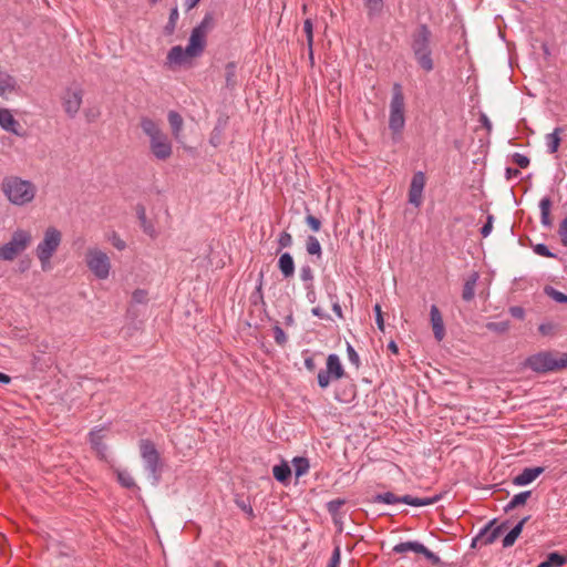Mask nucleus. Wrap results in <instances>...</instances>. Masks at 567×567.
Instances as JSON below:
<instances>
[{"label": "nucleus", "mask_w": 567, "mask_h": 567, "mask_svg": "<svg viewBox=\"0 0 567 567\" xmlns=\"http://www.w3.org/2000/svg\"><path fill=\"white\" fill-rule=\"evenodd\" d=\"M177 20H178V10H177V8H173L169 13L168 24L166 25V29L169 32H173V30L175 29Z\"/></svg>", "instance_id": "52"}, {"label": "nucleus", "mask_w": 567, "mask_h": 567, "mask_svg": "<svg viewBox=\"0 0 567 567\" xmlns=\"http://www.w3.org/2000/svg\"><path fill=\"white\" fill-rule=\"evenodd\" d=\"M369 17H375L382 12L383 0H363Z\"/></svg>", "instance_id": "35"}, {"label": "nucleus", "mask_w": 567, "mask_h": 567, "mask_svg": "<svg viewBox=\"0 0 567 567\" xmlns=\"http://www.w3.org/2000/svg\"><path fill=\"white\" fill-rule=\"evenodd\" d=\"M567 563V555L559 554L557 551L547 555L546 559L542 561L537 567H561Z\"/></svg>", "instance_id": "28"}, {"label": "nucleus", "mask_w": 567, "mask_h": 567, "mask_svg": "<svg viewBox=\"0 0 567 567\" xmlns=\"http://www.w3.org/2000/svg\"><path fill=\"white\" fill-rule=\"evenodd\" d=\"M530 495H532L530 491L520 492V493L514 495L513 498L505 506V508H504L505 512H509L520 505H524L527 502V499L530 497Z\"/></svg>", "instance_id": "31"}, {"label": "nucleus", "mask_w": 567, "mask_h": 567, "mask_svg": "<svg viewBox=\"0 0 567 567\" xmlns=\"http://www.w3.org/2000/svg\"><path fill=\"white\" fill-rule=\"evenodd\" d=\"M374 312H375V321H377L378 328L381 331H383L384 330V320H383V315H382L381 306L379 303H377L374 306Z\"/></svg>", "instance_id": "54"}, {"label": "nucleus", "mask_w": 567, "mask_h": 567, "mask_svg": "<svg viewBox=\"0 0 567 567\" xmlns=\"http://www.w3.org/2000/svg\"><path fill=\"white\" fill-rule=\"evenodd\" d=\"M439 496L434 497H413L411 495H404L402 497L396 496L392 492H386L382 494H377L374 496V503H382L388 505H394L399 503H403L406 505L420 507V506H427L434 504L436 501H439Z\"/></svg>", "instance_id": "9"}, {"label": "nucleus", "mask_w": 567, "mask_h": 567, "mask_svg": "<svg viewBox=\"0 0 567 567\" xmlns=\"http://www.w3.org/2000/svg\"><path fill=\"white\" fill-rule=\"evenodd\" d=\"M405 124L404 95L400 84L393 85V93L390 103L389 127L393 135L401 134Z\"/></svg>", "instance_id": "6"}, {"label": "nucleus", "mask_w": 567, "mask_h": 567, "mask_svg": "<svg viewBox=\"0 0 567 567\" xmlns=\"http://www.w3.org/2000/svg\"><path fill=\"white\" fill-rule=\"evenodd\" d=\"M512 159L520 168H526L529 165V158L520 153H514Z\"/></svg>", "instance_id": "45"}, {"label": "nucleus", "mask_w": 567, "mask_h": 567, "mask_svg": "<svg viewBox=\"0 0 567 567\" xmlns=\"http://www.w3.org/2000/svg\"><path fill=\"white\" fill-rule=\"evenodd\" d=\"M206 45V34L199 29H193L188 44L186 47L189 58H196L200 55Z\"/></svg>", "instance_id": "17"}, {"label": "nucleus", "mask_w": 567, "mask_h": 567, "mask_svg": "<svg viewBox=\"0 0 567 567\" xmlns=\"http://www.w3.org/2000/svg\"><path fill=\"white\" fill-rule=\"evenodd\" d=\"M147 292L143 289H136L133 295L132 299L136 303H143L146 301Z\"/></svg>", "instance_id": "55"}, {"label": "nucleus", "mask_w": 567, "mask_h": 567, "mask_svg": "<svg viewBox=\"0 0 567 567\" xmlns=\"http://www.w3.org/2000/svg\"><path fill=\"white\" fill-rule=\"evenodd\" d=\"M332 309L338 317H340V318L342 317V309L338 302L333 303Z\"/></svg>", "instance_id": "63"}, {"label": "nucleus", "mask_w": 567, "mask_h": 567, "mask_svg": "<svg viewBox=\"0 0 567 567\" xmlns=\"http://www.w3.org/2000/svg\"><path fill=\"white\" fill-rule=\"evenodd\" d=\"M83 100V90L80 86L68 87L62 97V106L69 117L73 118L79 113Z\"/></svg>", "instance_id": "11"}, {"label": "nucleus", "mask_w": 567, "mask_h": 567, "mask_svg": "<svg viewBox=\"0 0 567 567\" xmlns=\"http://www.w3.org/2000/svg\"><path fill=\"white\" fill-rule=\"evenodd\" d=\"M540 208V221L543 226L550 228L553 226V219L550 217L551 200L549 197H544L539 203Z\"/></svg>", "instance_id": "26"}, {"label": "nucleus", "mask_w": 567, "mask_h": 567, "mask_svg": "<svg viewBox=\"0 0 567 567\" xmlns=\"http://www.w3.org/2000/svg\"><path fill=\"white\" fill-rule=\"evenodd\" d=\"M509 313L516 319H524L525 317V310L518 306L511 307Z\"/></svg>", "instance_id": "58"}, {"label": "nucleus", "mask_w": 567, "mask_h": 567, "mask_svg": "<svg viewBox=\"0 0 567 567\" xmlns=\"http://www.w3.org/2000/svg\"><path fill=\"white\" fill-rule=\"evenodd\" d=\"M188 56L187 49L181 45L173 47L167 54V63L169 65H182L186 62Z\"/></svg>", "instance_id": "21"}, {"label": "nucleus", "mask_w": 567, "mask_h": 567, "mask_svg": "<svg viewBox=\"0 0 567 567\" xmlns=\"http://www.w3.org/2000/svg\"><path fill=\"white\" fill-rule=\"evenodd\" d=\"M140 452L146 470L153 475L157 474L161 470V457L155 444L150 440H141Z\"/></svg>", "instance_id": "10"}, {"label": "nucleus", "mask_w": 567, "mask_h": 567, "mask_svg": "<svg viewBox=\"0 0 567 567\" xmlns=\"http://www.w3.org/2000/svg\"><path fill=\"white\" fill-rule=\"evenodd\" d=\"M292 466L295 470L296 477H301L308 473L310 464L308 458L297 456L292 460Z\"/></svg>", "instance_id": "33"}, {"label": "nucleus", "mask_w": 567, "mask_h": 567, "mask_svg": "<svg viewBox=\"0 0 567 567\" xmlns=\"http://www.w3.org/2000/svg\"><path fill=\"white\" fill-rule=\"evenodd\" d=\"M214 27V17L210 13H207L199 25L195 29H199L204 34L207 35V32Z\"/></svg>", "instance_id": "42"}, {"label": "nucleus", "mask_w": 567, "mask_h": 567, "mask_svg": "<svg viewBox=\"0 0 567 567\" xmlns=\"http://www.w3.org/2000/svg\"><path fill=\"white\" fill-rule=\"evenodd\" d=\"M534 251L539 255V256H543V257H555V255L553 252L549 251L548 247L544 244H538L535 246L534 248Z\"/></svg>", "instance_id": "53"}, {"label": "nucleus", "mask_w": 567, "mask_h": 567, "mask_svg": "<svg viewBox=\"0 0 567 567\" xmlns=\"http://www.w3.org/2000/svg\"><path fill=\"white\" fill-rule=\"evenodd\" d=\"M303 31H305L306 37H307V44H308V49H309V55L312 59V55H313V51H312V47H313V24H312L311 19H306L305 20V22H303Z\"/></svg>", "instance_id": "37"}, {"label": "nucleus", "mask_w": 567, "mask_h": 567, "mask_svg": "<svg viewBox=\"0 0 567 567\" xmlns=\"http://www.w3.org/2000/svg\"><path fill=\"white\" fill-rule=\"evenodd\" d=\"M272 474L278 482L287 485L291 476V468L287 462H282L281 464L272 467Z\"/></svg>", "instance_id": "27"}, {"label": "nucleus", "mask_w": 567, "mask_h": 567, "mask_svg": "<svg viewBox=\"0 0 567 567\" xmlns=\"http://www.w3.org/2000/svg\"><path fill=\"white\" fill-rule=\"evenodd\" d=\"M506 175H507V178H512L513 176H518L519 171L517 168L508 167V168H506Z\"/></svg>", "instance_id": "62"}, {"label": "nucleus", "mask_w": 567, "mask_h": 567, "mask_svg": "<svg viewBox=\"0 0 567 567\" xmlns=\"http://www.w3.org/2000/svg\"><path fill=\"white\" fill-rule=\"evenodd\" d=\"M419 554H422L434 566H439L442 563L440 557L435 555L433 551H431L429 548H426L423 544L421 546V549L419 550Z\"/></svg>", "instance_id": "41"}, {"label": "nucleus", "mask_w": 567, "mask_h": 567, "mask_svg": "<svg viewBox=\"0 0 567 567\" xmlns=\"http://www.w3.org/2000/svg\"><path fill=\"white\" fill-rule=\"evenodd\" d=\"M62 233L53 226L45 229L42 240L35 248V255L41 264L43 271L51 269V258L60 247Z\"/></svg>", "instance_id": "4"}, {"label": "nucleus", "mask_w": 567, "mask_h": 567, "mask_svg": "<svg viewBox=\"0 0 567 567\" xmlns=\"http://www.w3.org/2000/svg\"><path fill=\"white\" fill-rule=\"evenodd\" d=\"M306 249L309 255L321 256V245L315 236H309L306 241Z\"/></svg>", "instance_id": "38"}, {"label": "nucleus", "mask_w": 567, "mask_h": 567, "mask_svg": "<svg viewBox=\"0 0 567 567\" xmlns=\"http://www.w3.org/2000/svg\"><path fill=\"white\" fill-rule=\"evenodd\" d=\"M524 365L537 373H548L559 371L567 367V353H557L553 351H540L529 355Z\"/></svg>", "instance_id": "3"}, {"label": "nucleus", "mask_w": 567, "mask_h": 567, "mask_svg": "<svg viewBox=\"0 0 567 567\" xmlns=\"http://www.w3.org/2000/svg\"><path fill=\"white\" fill-rule=\"evenodd\" d=\"M558 235L563 246L567 247V217L559 225Z\"/></svg>", "instance_id": "50"}, {"label": "nucleus", "mask_w": 567, "mask_h": 567, "mask_svg": "<svg viewBox=\"0 0 567 567\" xmlns=\"http://www.w3.org/2000/svg\"><path fill=\"white\" fill-rule=\"evenodd\" d=\"M292 244V237L289 233L282 231L278 238V245L280 248L290 247Z\"/></svg>", "instance_id": "49"}, {"label": "nucleus", "mask_w": 567, "mask_h": 567, "mask_svg": "<svg viewBox=\"0 0 567 567\" xmlns=\"http://www.w3.org/2000/svg\"><path fill=\"white\" fill-rule=\"evenodd\" d=\"M545 471L544 467H526L513 478V483L516 486H525L534 482Z\"/></svg>", "instance_id": "18"}, {"label": "nucleus", "mask_w": 567, "mask_h": 567, "mask_svg": "<svg viewBox=\"0 0 567 567\" xmlns=\"http://www.w3.org/2000/svg\"><path fill=\"white\" fill-rule=\"evenodd\" d=\"M563 132L561 127H556L553 133L546 135V146L550 154H554L558 151L561 138L560 133Z\"/></svg>", "instance_id": "29"}, {"label": "nucleus", "mask_w": 567, "mask_h": 567, "mask_svg": "<svg viewBox=\"0 0 567 567\" xmlns=\"http://www.w3.org/2000/svg\"><path fill=\"white\" fill-rule=\"evenodd\" d=\"M487 328L489 330H495V331H498V332H504L508 329V323L507 322H491L487 324Z\"/></svg>", "instance_id": "57"}, {"label": "nucleus", "mask_w": 567, "mask_h": 567, "mask_svg": "<svg viewBox=\"0 0 567 567\" xmlns=\"http://www.w3.org/2000/svg\"><path fill=\"white\" fill-rule=\"evenodd\" d=\"M117 481L123 487L133 488L135 487V481L130 472L125 470H116Z\"/></svg>", "instance_id": "36"}, {"label": "nucleus", "mask_w": 567, "mask_h": 567, "mask_svg": "<svg viewBox=\"0 0 567 567\" xmlns=\"http://www.w3.org/2000/svg\"><path fill=\"white\" fill-rule=\"evenodd\" d=\"M85 264L90 271L100 280L110 276L111 259L106 252L96 247H91L85 252Z\"/></svg>", "instance_id": "7"}, {"label": "nucleus", "mask_w": 567, "mask_h": 567, "mask_svg": "<svg viewBox=\"0 0 567 567\" xmlns=\"http://www.w3.org/2000/svg\"><path fill=\"white\" fill-rule=\"evenodd\" d=\"M529 519V516L524 517L520 519L517 525L503 538V547L507 548L514 545L518 536L520 535L524 525Z\"/></svg>", "instance_id": "25"}, {"label": "nucleus", "mask_w": 567, "mask_h": 567, "mask_svg": "<svg viewBox=\"0 0 567 567\" xmlns=\"http://www.w3.org/2000/svg\"><path fill=\"white\" fill-rule=\"evenodd\" d=\"M167 121L171 126L173 138L177 142H182V133L184 128V120L182 115L176 111H169L167 114Z\"/></svg>", "instance_id": "20"}, {"label": "nucleus", "mask_w": 567, "mask_h": 567, "mask_svg": "<svg viewBox=\"0 0 567 567\" xmlns=\"http://www.w3.org/2000/svg\"><path fill=\"white\" fill-rule=\"evenodd\" d=\"M137 216L141 223V227L143 228L144 233L151 236L152 238H155L157 236V233L155 230V227L152 223L147 220L146 212L143 206H140L137 208Z\"/></svg>", "instance_id": "30"}, {"label": "nucleus", "mask_w": 567, "mask_h": 567, "mask_svg": "<svg viewBox=\"0 0 567 567\" xmlns=\"http://www.w3.org/2000/svg\"><path fill=\"white\" fill-rule=\"evenodd\" d=\"M495 520L489 522L477 535L476 538L473 539L472 546L474 547L477 542H480L482 545H491L493 544L499 535L504 532V529L507 527L506 523H503L501 525L494 526Z\"/></svg>", "instance_id": "13"}, {"label": "nucleus", "mask_w": 567, "mask_h": 567, "mask_svg": "<svg viewBox=\"0 0 567 567\" xmlns=\"http://www.w3.org/2000/svg\"><path fill=\"white\" fill-rule=\"evenodd\" d=\"M346 375V371L341 364L339 357L331 353L327 358V367L318 372V385L327 389L332 380H340Z\"/></svg>", "instance_id": "8"}, {"label": "nucleus", "mask_w": 567, "mask_h": 567, "mask_svg": "<svg viewBox=\"0 0 567 567\" xmlns=\"http://www.w3.org/2000/svg\"><path fill=\"white\" fill-rule=\"evenodd\" d=\"M225 80H226V86L230 90L235 89V86L237 85L236 64L234 62H229L226 64Z\"/></svg>", "instance_id": "34"}, {"label": "nucleus", "mask_w": 567, "mask_h": 567, "mask_svg": "<svg viewBox=\"0 0 567 567\" xmlns=\"http://www.w3.org/2000/svg\"><path fill=\"white\" fill-rule=\"evenodd\" d=\"M431 31L425 24H421L412 35L411 48L417 64L425 72L434 69L431 50Z\"/></svg>", "instance_id": "2"}, {"label": "nucleus", "mask_w": 567, "mask_h": 567, "mask_svg": "<svg viewBox=\"0 0 567 567\" xmlns=\"http://www.w3.org/2000/svg\"><path fill=\"white\" fill-rule=\"evenodd\" d=\"M340 563H341V549H340V546H336L332 551V555L328 561V566L340 567Z\"/></svg>", "instance_id": "46"}, {"label": "nucleus", "mask_w": 567, "mask_h": 567, "mask_svg": "<svg viewBox=\"0 0 567 567\" xmlns=\"http://www.w3.org/2000/svg\"><path fill=\"white\" fill-rule=\"evenodd\" d=\"M10 381H11V378L8 374L0 372V382L1 383L8 384V383H10Z\"/></svg>", "instance_id": "64"}, {"label": "nucleus", "mask_w": 567, "mask_h": 567, "mask_svg": "<svg viewBox=\"0 0 567 567\" xmlns=\"http://www.w3.org/2000/svg\"><path fill=\"white\" fill-rule=\"evenodd\" d=\"M347 353H348V359L349 361L355 367V368H359L360 365V358H359V354L357 353V351L354 350V348L348 343V347H347Z\"/></svg>", "instance_id": "47"}, {"label": "nucleus", "mask_w": 567, "mask_h": 567, "mask_svg": "<svg viewBox=\"0 0 567 567\" xmlns=\"http://www.w3.org/2000/svg\"><path fill=\"white\" fill-rule=\"evenodd\" d=\"M1 189L8 200L17 206L31 203L37 195V186L32 182L18 176L4 177Z\"/></svg>", "instance_id": "1"}, {"label": "nucleus", "mask_w": 567, "mask_h": 567, "mask_svg": "<svg viewBox=\"0 0 567 567\" xmlns=\"http://www.w3.org/2000/svg\"><path fill=\"white\" fill-rule=\"evenodd\" d=\"M544 292L550 297L553 300H555L556 302H559V303H567V295L556 290L554 287L551 286H546L544 288Z\"/></svg>", "instance_id": "39"}, {"label": "nucleus", "mask_w": 567, "mask_h": 567, "mask_svg": "<svg viewBox=\"0 0 567 567\" xmlns=\"http://www.w3.org/2000/svg\"><path fill=\"white\" fill-rule=\"evenodd\" d=\"M278 268L285 278H290L295 274V262L289 252H285L279 257Z\"/></svg>", "instance_id": "23"}, {"label": "nucleus", "mask_w": 567, "mask_h": 567, "mask_svg": "<svg viewBox=\"0 0 567 567\" xmlns=\"http://www.w3.org/2000/svg\"><path fill=\"white\" fill-rule=\"evenodd\" d=\"M346 504V501L344 499H341V498H336V499H332L330 501L328 504H327V508H328V512L331 514V515H337L340 511V508Z\"/></svg>", "instance_id": "44"}, {"label": "nucleus", "mask_w": 567, "mask_h": 567, "mask_svg": "<svg viewBox=\"0 0 567 567\" xmlns=\"http://www.w3.org/2000/svg\"><path fill=\"white\" fill-rule=\"evenodd\" d=\"M14 87L13 79L8 74H0V94L11 91Z\"/></svg>", "instance_id": "40"}, {"label": "nucleus", "mask_w": 567, "mask_h": 567, "mask_svg": "<svg viewBox=\"0 0 567 567\" xmlns=\"http://www.w3.org/2000/svg\"><path fill=\"white\" fill-rule=\"evenodd\" d=\"M32 236L29 230L17 229L11 239L0 247V259L13 261L30 246Z\"/></svg>", "instance_id": "5"}, {"label": "nucleus", "mask_w": 567, "mask_h": 567, "mask_svg": "<svg viewBox=\"0 0 567 567\" xmlns=\"http://www.w3.org/2000/svg\"><path fill=\"white\" fill-rule=\"evenodd\" d=\"M425 182L426 179L423 172L414 173L409 189V202L415 207H420L422 204Z\"/></svg>", "instance_id": "14"}, {"label": "nucleus", "mask_w": 567, "mask_h": 567, "mask_svg": "<svg viewBox=\"0 0 567 567\" xmlns=\"http://www.w3.org/2000/svg\"><path fill=\"white\" fill-rule=\"evenodd\" d=\"M305 367L308 371L313 372L317 368L315 359L312 357H308L305 359Z\"/></svg>", "instance_id": "60"}, {"label": "nucleus", "mask_w": 567, "mask_h": 567, "mask_svg": "<svg viewBox=\"0 0 567 567\" xmlns=\"http://www.w3.org/2000/svg\"><path fill=\"white\" fill-rule=\"evenodd\" d=\"M311 312L313 316H316L320 319L328 318V316L324 313V311L320 307L312 308Z\"/></svg>", "instance_id": "61"}, {"label": "nucleus", "mask_w": 567, "mask_h": 567, "mask_svg": "<svg viewBox=\"0 0 567 567\" xmlns=\"http://www.w3.org/2000/svg\"><path fill=\"white\" fill-rule=\"evenodd\" d=\"M480 278L478 272L474 271L472 272L468 278L466 279L463 291H462V298L465 301H471L475 296V287L477 284V280Z\"/></svg>", "instance_id": "24"}, {"label": "nucleus", "mask_w": 567, "mask_h": 567, "mask_svg": "<svg viewBox=\"0 0 567 567\" xmlns=\"http://www.w3.org/2000/svg\"><path fill=\"white\" fill-rule=\"evenodd\" d=\"M553 329L554 327L550 323H543L538 328L539 332L544 336L550 334L553 332Z\"/></svg>", "instance_id": "59"}, {"label": "nucleus", "mask_w": 567, "mask_h": 567, "mask_svg": "<svg viewBox=\"0 0 567 567\" xmlns=\"http://www.w3.org/2000/svg\"><path fill=\"white\" fill-rule=\"evenodd\" d=\"M140 127L142 132L147 136L150 145L156 140H161V137L165 134L161 127V124L148 116H142L140 118Z\"/></svg>", "instance_id": "15"}, {"label": "nucleus", "mask_w": 567, "mask_h": 567, "mask_svg": "<svg viewBox=\"0 0 567 567\" xmlns=\"http://www.w3.org/2000/svg\"><path fill=\"white\" fill-rule=\"evenodd\" d=\"M274 339L280 346H284L287 341V336L279 326L274 328Z\"/></svg>", "instance_id": "48"}, {"label": "nucleus", "mask_w": 567, "mask_h": 567, "mask_svg": "<svg viewBox=\"0 0 567 567\" xmlns=\"http://www.w3.org/2000/svg\"><path fill=\"white\" fill-rule=\"evenodd\" d=\"M430 317L434 337L437 341H442L445 337V328L442 315L435 305L431 307Z\"/></svg>", "instance_id": "19"}, {"label": "nucleus", "mask_w": 567, "mask_h": 567, "mask_svg": "<svg viewBox=\"0 0 567 567\" xmlns=\"http://www.w3.org/2000/svg\"><path fill=\"white\" fill-rule=\"evenodd\" d=\"M493 220L494 217L492 215H488L485 225L481 229V234L483 237H487L491 234L493 229Z\"/></svg>", "instance_id": "56"}, {"label": "nucleus", "mask_w": 567, "mask_h": 567, "mask_svg": "<svg viewBox=\"0 0 567 567\" xmlns=\"http://www.w3.org/2000/svg\"><path fill=\"white\" fill-rule=\"evenodd\" d=\"M151 154L158 161L165 162L173 155V143L171 137L165 133L161 140H156L150 145Z\"/></svg>", "instance_id": "12"}, {"label": "nucleus", "mask_w": 567, "mask_h": 567, "mask_svg": "<svg viewBox=\"0 0 567 567\" xmlns=\"http://www.w3.org/2000/svg\"><path fill=\"white\" fill-rule=\"evenodd\" d=\"M306 223L316 233L319 231L321 228L320 219L313 215H307Z\"/></svg>", "instance_id": "51"}, {"label": "nucleus", "mask_w": 567, "mask_h": 567, "mask_svg": "<svg viewBox=\"0 0 567 567\" xmlns=\"http://www.w3.org/2000/svg\"><path fill=\"white\" fill-rule=\"evenodd\" d=\"M102 429H94L89 433V441L93 447V450L96 451L97 455L100 457H104V453L106 450L105 444L103 443V434Z\"/></svg>", "instance_id": "22"}, {"label": "nucleus", "mask_w": 567, "mask_h": 567, "mask_svg": "<svg viewBox=\"0 0 567 567\" xmlns=\"http://www.w3.org/2000/svg\"><path fill=\"white\" fill-rule=\"evenodd\" d=\"M300 278L305 282H312V280H313V271H312L310 266L306 265V266L301 267V269H300ZM311 287H312V284H310L306 288L309 289Z\"/></svg>", "instance_id": "43"}, {"label": "nucleus", "mask_w": 567, "mask_h": 567, "mask_svg": "<svg viewBox=\"0 0 567 567\" xmlns=\"http://www.w3.org/2000/svg\"><path fill=\"white\" fill-rule=\"evenodd\" d=\"M421 546H422V544L419 542H415V540L403 542V543L396 544L393 547V551L396 554H404L408 551H413V553L419 554Z\"/></svg>", "instance_id": "32"}, {"label": "nucleus", "mask_w": 567, "mask_h": 567, "mask_svg": "<svg viewBox=\"0 0 567 567\" xmlns=\"http://www.w3.org/2000/svg\"><path fill=\"white\" fill-rule=\"evenodd\" d=\"M0 126L17 136H24L25 132L22 125L14 118L13 114L8 109H0Z\"/></svg>", "instance_id": "16"}]
</instances>
